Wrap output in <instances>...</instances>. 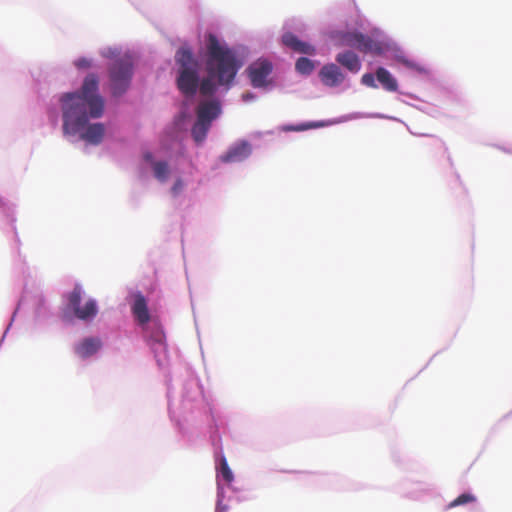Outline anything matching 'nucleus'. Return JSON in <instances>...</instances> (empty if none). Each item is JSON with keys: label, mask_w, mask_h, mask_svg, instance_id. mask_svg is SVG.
<instances>
[{"label": "nucleus", "mask_w": 512, "mask_h": 512, "mask_svg": "<svg viewBox=\"0 0 512 512\" xmlns=\"http://www.w3.org/2000/svg\"><path fill=\"white\" fill-rule=\"evenodd\" d=\"M376 78L386 91L396 92L398 90L397 80L387 69L379 67L376 70Z\"/></svg>", "instance_id": "obj_16"}, {"label": "nucleus", "mask_w": 512, "mask_h": 512, "mask_svg": "<svg viewBox=\"0 0 512 512\" xmlns=\"http://www.w3.org/2000/svg\"><path fill=\"white\" fill-rule=\"evenodd\" d=\"M133 75V60L129 55L115 59L109 67V79L114 96H120L128 89Z\"/></svg>", "instance_id": "obj_4"}, {"label": "nucleus", "mask_w": 512, "mask_h": 512, "mask_svg": "<svg viewBox=\"0 0 512 512\" xmlns=\"http://www.w3.org/2000/svg\"><path fill=\"white\" fill-rule=\"evenodd\" d=\"M96 74H88L79 92L65 93L60 98L64 134L75 135L83 130L90 118H99L104 112V100L98 94Z\"/></svg>", "instance_id": "obj_1"}, {"label": "nucleus", "mask_w": 512, "mask_h": 512, "mask_svg": "<svg viewBox=\"0 0 512 512\" xmlns=\"http://www.w3.org/2000/svg\"><path fill=\"white\" fill-rule=\"evenodd\" d=\"M175 61L179 66L178 89L186 97L194 96L199 86V64L192 50L187 46L180 47L175 54Z\"/></svg>", "instance_id": "obj_3"}, {"label": "nucleus", "mask_w": 512, "mask_h": 512, "mask_svg": "<svg viewBox=\"0 0 512 512\" xmlns=\"http://www.w3.org/2000/svg\"><path fill=\"white\" fill-rule=\"evenodd\" d=\"M295 68L299 73L308 75L314 70V64L310 59L300 57L296 61Z\"/></svg>", "instance_id": "obj_19"}, {"label": "nucleus", "mask_w": 512, "mask_h": 512, "mask_svg": "<svg viewBox=\"0 0 512 512\" xmlns=\"http://www.w3.org/2000/svg\"><path fill=\"white\" fill-rule=\"evenodd\" d=\"M101 347V341L98 338H85L75 349L81 358H88L94 355Z\"/></svg>", "instance_id": "obj_15"}, {"label": "nucleus", "mask_w": 512, "mask_h": 512, "mask_svg": "<svg viewBox=\"0 0 512 512\" xmlns=\"http://www.w3.org/2000/svg\"><path fill=\"white\" fill-rule=\"evenodd\" d=\"M207 78L199 84L200 93L203 96L212 95L215 90V83L229 88L234 81L237 72L242 67V62L237 58L236 53L227 46L221 45L214 34L207 36Z\"/></svg>", "instance_id": "obj_2"}, {"label": "nucleus", "mask_w": 512, "mask_h": 512, "mask_svg": "<svg viewBox=\"0 0 512 512\" xmlns=\"http://www.w3.org/2000/svg\"><path fill=\"white\" fill-rule=\"evenodd\" d=\"M220 106L216 101L201 103L197 108V119L211 124V122L219 115Z\"/></svg>", "instance_id": "obj_11"}, {"label": "nucleus", "mask_w": 512, "mask_h": 512, "mask_svg": "<svg viewBox=\"0 0 512 512\" xmlns=\"http://www.w3.org/2000/svg\"><path fill=\"white\" fill-rule=\"evenodd\" d=\"M319 76L323 84L330 87L337 86L344 80V75L335 64L324 65L319 72Z\"/></svg>", "instance_id": "obj_10"}, {"label": "nucleus", "mask_w": 512, "mask_h": 512, "mask_svg": "<svg viewBox=\"0 0 512 512\" xmlns=\"http://www.w3.org/2000/svg\"><path fill=\"white\" fill-rule=\"evenodd\" d=\"M132 312L139 324L144 325L149 322L150 314L148 311L147 302L145 297L140 293L135 295Z\"/></svg>", "instance_id": "obj_12"}, {"label": "nucleus", "mask_w": 512, "mask_h": 512, "mask_svg": "<svg viewBox=\"0 0 512 512\" xmlns=\"http://www.w3.org/2000/svg\"><path fill=\"white\" fill-rule=\"evenodd\" d=\"M163 338V334L161 332H158L156 335V341L161 343Z\"/></svg>", "instance_id": "obj_26"}, {"label": "nucleus", "mask_w": 512, "mask_h": 512, "mask_svg": "<svg viewBox=\"0 0 512 512\" xmlns=\"http://www.w3.org/2000/svg\"><path fill=\"white\" fill-rule=\"evenodd\" d=\"M145 158H146V160H150L152 158V155L148 153L145 155Z\"/></svg>", "instance_id": "obj_28"}, {"label": "nucleus", "mask_w": 512, "mask_h": 512, "mask_svg": "<svg viewBox=\"0 0 512 512\" xmlns=\"http://www.w3.org/2000/svg\"><path fill=\"white\" fill-rule=\"evenodd\" d=\"M220 474L225 482H227V483L232 482L233 473H232L231 469L229 468V465H228L225 457H222L221 461H220Z\"/></svg>", "instance_id": "obj_21"}, {"label": "nucleus", "mask_w": 512, "mask_h": 512, "mask_svg": "<svg viewBox=\"0 0 512 512\" xmlns=\"http://www.w3.org/2000/svg\"><path fill=\"white\" fill-rule=\"evenodd\" d=\"M250 154V144L246 141H242L232 146L225 154L220 157V160L223 163L240 162L245 160Z\"/></svg>", "instance_id": "obj_8"}, {"label": "nucleus", "mask_w": 512, "mask_h": 512, "mask_svg": "<svg viewBox=\"0 0 512 512\" xmlns=\"http://www.w3.org/2000/svg\"><path fill=\"white\" fill-rule=\"evenodd\" d=\"M182 189H183V182H182V180H181V179H178V180H176V181H175L174 185L172 186L171 191H172V193H173L174 195H177V194H179V192H180Z\"/></svg>", "instance_id": "obj_24"}, {"label": "nucleus", "mask_w": 512, "mask_h": 512, "mask_svg": "<svg viewBox=\"0 0 512 512\" xmlns=\"http://www.w3.org/2000/svg\"><path fill=\"white\" fill-rule=\"evenodd\" d=\"M75 65L80 69L89 68L91 66V61L87 58H80L75 62Z\"/></svg>", "instance_id": "obj_23"}, {"label": "nucleus", "mask_w": 512, "mask_h": 512, "mask_svg": "<svg viewBox=\"0 0 512 512\" xmlns=\"http://www.w3.org/2000/svg\"><path fill=\"white\" fill-rule=\"evenodd\" d=\"M282 43L293 50L294 52H298L306 55H314L315 48L307 43L299 40L296 35L291 32H286L282 36Z\"/></svg>", "instance_id": "obj_9"}, {"label": "nucleus", "mask_w": 512, "mask_h": 512, "mask_svg": "<svg viewBox=\"0 0 512 512\" xmlns=\"http://www.w3.org/2000/svg\"><path fill=\"white\" fill-rule=\"evenodd\" d=\"M336 60L340 65L352 73H357L361 68L359 57L352 51L339 53Z\"/></svg>", "instance_id": "obj_14"}, {"label": "nucleus", "mask_w": 512, "mask_h": 512, "mask_svg": "<svg viewBox=\"0 0 512 512\" xmlns=\"http://www.w3.org/2000/svg\"><path fill=\"white\" fill-rule=\"evenodd\" d=\"M341 44L355 48L363 53H371L374 55H380L383 53L381 43L359 32H348L343 34L341 37Z\"/></svg>", "instance_id": "obj_5"}, {"label": "nucleus", "mask_w": 512, "mask_h": 512, "mask_svg": "<svg viewBox=\"0 0 512 512\" xmlns=\"http://www.w3.org/2000/svg\"><path fill=\"white\" fill-rule=\"evenodd\" d=\"M476 501V497L471 493H463L451 501L447 508L451 509L457 506L466 505Z\"/></svg>", "instance_id": "obj_20"}, {"label": "nucleus", "mask_w": 512, "mask_h": 512, "mask_svg": "<svg viewBox=\"0 0 512 512\" xmlns=\"http://www.w3.org/2000/svg\"><path fill=\"white\" fill-rule=\"evenodd\" d=\"M81 294L80 286H75L68 296V305L78 319L88 321L97 315V303L95 300L89 299L84 305H81Z\"/></svg>", "instance_id": "obj_6"}, {"label": "nucleus", "mask_w": 512, "mask_h": 512, "mask_svg": "<svg viewBox=\"0 0 512 512\" xmlns=\"http://www.w3.org/2000/svg\"><path fill=\"white\" fill-rule=\"evenodd\" d=\"M305 128L306 127H297V128H295V127H288V128H286V130H288V131H291V130H303Z\"/></svg>", "instance_id": "obj_27"}, {"label": "nucleus", "mask_w": 512, "mask_h": 512, "mask_svg": "<svg viewBox=\"0 0 512 512\" xmlns=\"http://www.w3.org/2000/svg\"><path fill=\"white\" fill-rule=\"evenodd\" d=\"M361 83L363 85L367 86V87L377 88V85H376V82H375V77L371 73H365L361 77Z\"/></svg>", "instance_id": "obj_22"}, {"label": "nucleus", "mask_w": 512, "mask_h": 512, "mask_svg": "<svg viewBox=\"0 0 512 512\" xmlns=\"http://www.w3.org/2000/svg\"><path fill=\"white\" fill-rule=\"evenodd\" d=\"M243 101H248L254 99V95L252 93H244L242 95Z\"/></svg>", "instance_id": "obj_25"}, {"label": "nucleus", "mask_w": 512, "mask_h": 512, "mask_svg": "<svg viewBox=\"0 0 512 512\" xmlns=\"http://www.w3.org/2000/svg\"><path fill=\"white\" fill-rule=\"evenodd\" d=\"M210 126L211 124L202 122L197 119L192 127V136L194 140L198 143L202 142L206 138Z\"/></svg>", "instance_id": "obj_17"}, {"label": "nucleus", "mask_w": 512, "mask_h": 512, "mask_svg": "<svg viewBox=\"0 0 512 512\" xmlns=\"http://www.w3.org/2000/svg\"><path fill=\"white\" fill-rule=\"evenodd\" d=\"M105 133L104 125L101 123L91 124L86 127L85 131L81 134V139L86 142L97 145L101 143Z\"/></svg>", "instance_id": "obj_13"}, {"label": "nucleus", "mask_w": 512, "mask_h": 512, "mask_svg": "<svg viewBox=\"0 0 512 512\" xmlns=\"http://www.w3.org/2000/svg\"><path fill=\"white\" fill-rule=\"evenodd\" d=\"M247 72L253 87H264L267 85V77L272 72V64L268 60L259 59L248 67Z\"/></svg>", "instance_id": "obj_7"}, {"label": "nucleus", "mask_w": 512, "mask_h": 512, "mask_svg": "<svg viewBox=\"0 0 512 512\" xmlns=\"http://www.w3.org/2000/svg\"><path fill=\"white\" fill-rule=\"evenodd\" d=\"M153 171L155 177L161 181L164 182L167 180L169 175V166L168 163L165 161H156L153 163Z\"/></svg>", "instance_id": "obj_18"}]
</instances>
